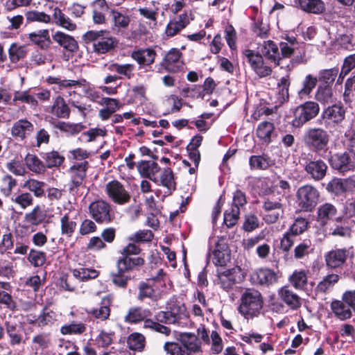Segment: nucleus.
<instances>
[{"instance_id": "nucleus-1", "label": "nucleus", "mask_w": 355, "mask_h": 355, "mask_svg": "<svg viewBox=\"0 0 355 355\" xmlns=\"http://www.w3.org/2000/svg\"><path fill=\"white\" fill-rule=\"evenodd\" d=\"M263 306V297L259 291L248 288L241 293L238 311L245 319L257 317Z\"/></svg>"}, {"instance_id": "nucleus-2", "label": "nucleus", "mask_w": 355, "mask_h": 355, "mask_svg": "<svg viewBox=\"0 0 355 355\" xmlns=\"http://www.w3.org/2000/svg\"><path fill=\"white\" fill-rule=\"evenodd\" d=\"M83 38L85 43H92L94 52L104 54L112 51L118 44V40L107 31H89Z\"/></svg>"}, {"instance_id": "nucleus-3", "label": "nucleus", "mask_w": 355, "mask_h": 355, "mask_svg": "<svg viewBox=\"0 0 355 355\" xmlns=\"http://www.w3.org/2000/svg\"><path fill=\"white\" fill-rule=\"evenodd\" d=\"M262 208L265 211L263 220L268 224L276 223L284 214L283 199L274 193L263 198Z\"/></svg>"}, {"instance_id": "nucleus-4", "label": "nucleus", "mask_w": 355, "mask_h": 355, "mask_svg": "<svg viewBox=\"0 0 355 355\" xmlns=\"http://www.w3.org/2000/svg\"><path fill=\"white\" fill-rule=\"evenodd\" d=\"M279 49L281 60L293 57V60L297 63L306 61L305 45L298 42L295 37H286L279 43Z\"/></svg>"}, {"instance_id": "nucleus-5", "label": "nucleus", "mask_w": 355, "mask_h": 355, "mask_svg": "<svg viewBox=\"0 0 355 355\" xmlns=\"http://www.w3.org/2000/svg\"><path fill=\"white\" fill-rule=\"evenodd\" d=\"M89 213L98 224H109L116 218L112 205L104 200H97L89 205Z\"/></svg>"}, {"instance_id": "nucleus-6", "label": "nucleus", "mask_w": 355, "mask_h": 355, "mask_svg": "<svg viewBox=\"0 0 355 355\" xmlns=\"http://www.w3.org/2000/svg\"><path fill=\"white\" fill-rule=\"evenodd\" d=\"M297 203L301 210L311 211L315 207L319 200V191L312 185L300 187L296 193Z\"/></svg>"}, {"instance_id": "nucleus-7", "label": "nucleus", "mask_w": 355, "mask_h": 355, "mask_svg": "<svg viewBox=\"0 0 355 355\" xmlns=\"http://www.w3.org/2000/svg\"><path fill=\"white\" fill-rule=\"evenodd\" d=\"M303 141L309 149L318 152L326 149L329 143V135L321 128H311L304 133Z\"/></svg>"}, {"instance_id": "nucleus-8", "label": "nucleus", "mask_w": 355, "mask_h": 355, "mask_svg": "<svg viewBox=\"0 0 355 355\" xmlns=\"http://www.w3.org/2000/svg\"><path fill=\"white\" fill-rule=\"evenodd\" d=\"M243 54L252 70L259 78H265L271 75L272 67L265 62L261 53L251 49H245L243 51Z\"/></svg>"}, {"instance_id": "nucleus-9", "label": "nucleus", "mask_w": 355, "mask_h": 355, "mask_svg": "<svg viewBox=\"0 0 355 355\" xmlns=\"http://www.w3.org/2000/svg\"><path fill=\"white\" fill-rule=\"evenodd\" d=\"M88 168L89 163L87 161L76 163L69 168L70 182L69 190L70 192L76 193L80 188L85 187Z\"/></svg>"}, {"instance_id": "nucleus-10", "label": "nucleus", "mask_w": 355, "mask_h": 355, "mask_svg": "<svg viewBox=\"0 0 355 355\" xmlns=\"http://www.w3.org/2000/svg\"><path fill=\"white\" fill-rule=\"evenodd\" d=\"M105 191L108 198L116 205H124L130 201V192L121 182L116 180L107 182Z\"/></svg>"}, {"instance_id": "nucleus-11", "label": "nucleus", "mask_w": 355, "mask_h": 355, "mask_svg": "<svg viewBox=\"0 0 355 355\" xmlns=\"http://www.w3.org/2000/svg\"><path fill=\"white\" fill-rule=\"evenodd\" d=\"M319 112L318 103L308 101L298 106L294 112L293 125L297 128L301 127L305 123L316 116Z\"/></svg>"}, {"instance_id": "nucleus-12", "label": "nucleus", "mask_w": 355, "mask_h": 355, "mask_svg": "<svg viewBox=\"0 0 355 355\" xmlns=\"http://www.w3.org/2000/svg\"><path fill=\"white\" fill-rule=\"evenodd\" d=\"M218 284L220 287L229 291L233 289L234 286L243 279L241 269L239 267L233 268L225 270L218 275Z\"/></svg>"}, {"instance_id": "nucleus-13", "label": "nucleus", "mask_w": 355, "mask_h": 355, "mask_svg": "<svg viewBox=\"0 0 355 355\" xmlns=\"http://www.w3.org/2000/svg\"><path fill=\"white\" fill-rule=\"evenodd\" d=\"M182 53L178 49L173 48L164 55L161 65L168 72H178L183 67Z\"/></svg>"}, {"instance_id": "nucleus-14", "label": "nucleus", "mask_w": 355, "mask_h": 355, "mask_svg": "<svg viewBox=\"0 0 355 355\" xmlns=\"http://www.w3.org/2000/svg\"><path fill=\"white\" fill-rule=\"evenodd\" d=\"M277 274L267 268H259L250 275V280L252 284L264 286H269L275 284L277 281Z\"/></svg>"}, {"instance_id": "nucleus-15", "label": "nucleus", "mask_w": 355, "mask_h": 355, "mask_svg": "<svg viewBox=\"0 0 355 355\" xmlns=\"http://www.w3.org/2000/svg\"><path fill=\"white\" fill-rule=\"evenodd\" d=\"M28 42L42 50L48 49L52 42L48 29H40L29 33L25 35Z\"/></svg>"}, {"instance_id": "nucleus-16", "label": "nucleus", "mask_w": 355, "mask_h": 355, "mask_svg": "<svg viewBox=\"0 0 355 355\" xmlns=\"http://www.w3.org/2000/svg\"><path fill=\"white\" fill-rule=\"evenodd\" d=\"M178 340L189 355L201 352V341L194 334L182 333Z\"/></svg>"}, {"instance_id": "nucleus-17", "label": "nucleus", "mask_w": 355, "mask_h": 355, "mask_svg": "<svg viewBox=\"0 0 355 355\" xmlns=\"http://www.w3.org/2000/svg\"><path fill=\"white\" fill-rule=\"evenodd\" d=\"M34 130L33 124L26 119H19L13 123L11 128V135L13 137L23 141Z\"/></svg>"}, {"instance_id": "nucleus-18", "label": "nucleus", "mask_w": 355, "mask_h": 355, "mask_svg": "<svg viewBox=\"0 0 355 355\" xmlns=\"http://www.w3.org/2000/svg\"><path fill=\"white\" fill-rule=\"evenodd\" d=\"M349 257V251L346 249H338L334 250V269L341 268L343 272H338L334 274V283L336 282L339 277H345L348 275L349 271L347 268L346 261Z\"/></svg>"}, {"instance_id": "nucleus-19", "label": "nucleus", "mask_w": 355, "mask_h": 355, "mask_svg": "<svg viewBox=\"0 0 355 355\" xmlns=\"http://www.w3.org/2000/svg\"><path fill=\"white\" fill-rule=\"evenodd\" d=\"M159 281V277H156L146 282H141L138 285L137 300L143 301L146 298L154 300L155 298V283Z\"/></svg>"}, {"instance_id": "nucleus-20", "label": "nucleus", "mask_w": 355, "mask_h": 355, "mask_svg": "<svg viewBox=\"0 0 355 355\" xmlns=\"http://www.w3.org/2000/svg\"><path fill=\"white\" fill-rule=\"evenodd\" d=\"M261 55L273 62L275 66L280 65L281 56L279 47L273 41H264L261 48Z\"/></svg>"}, {"instance_id": "nucleus-21", "label": "nucleus", "mask_w": 355, "mask_h": 355, "mask_svg": "<svg viewBox=\"0 0 355 355\" xmlns=\"http://www.w3.org/2000/svg\"><path fill=\"white\" fill-rule=\"evenodd\" d=\"M53 40L68 51L76 52L78 50V44L75 38L62 31H56L52 35Z\"/></svg>"}, {"instance_id": "nucleus-22", "label": "nucleus", "mask_w": 355, "mask_h": 355, "mask_svg": "<svg viewBox=\"0 0 355 355\" xmlns=\"http://www.w3.org/2000/svg\"><path fill=\"white\" fill-rule=\"evenodd\" d=\"M51 21L55 25L64 28L69 31H73L77 26L62 10L58 7H55L53 10Z\"/></svg>"}, {"instance_id": "nucleus-23", "label": "nucleus", "mask_w": 355, "mask_h": 355, "mask_svg": "<svg viewBox=\"0 0 355 355\" xmlns=\"http://www.w3.org/2000/svg\"><path fill=\"white\" fill-rule=\"evenodd\" d=\"M156 55L155 50L147 48L133 51L131 53V58L139 65L148 67L155 62Z\"/></svg>"}, {"instance_id": "nucleus-24", "label": "nucleus", "mask_w": 355, "mask_h": 355, "mask_svg": "<svg viewBox=\"0 0 355 355\" xmlns=\"http://www.w3.org/2000/svg\"><path fill=\"white\" fill-rule=\"evenodd\" d=\"M144 259L141 257H132L122 256L116 261V269L128 273L133 270L137 266H141L144 264Z\"/></svg>"}, {"instance_id": "nucleus-25", "label": "nucleus", "mask_w": 355, "mask_h": 355, "mask_svg": "<svg viewBox=\"0 0 355 355\" xmlns=\"http://www.w3.org/2000/svg\"><path fill=\"white\" fill-rule=\"evenodd\" d=\"M159 169L160 167L157 163L151 160L141 161L137 165V170L139 174L154 182H158L156 174L159 172Z\"/></svg>"}, {"instance_id": "nucleus-26", "label": "nucleus", "mask_w": 355, "mask_h": 355, "mask_svg": "<svg viewBox=\"0 0 355 355\" xmlns=\"http://www.w3.org/2000/svg\"><path fill=\"white\" fill-rule=\"evenodd\" d=\"M327 164L322 160L310 161L305 166V171L313 180H320L326 175Z\"/></svg>"}, {"instance_id": "nucleus-27", "label": "nucleus", "mask_w": 355, "mask_h": 355, "mask_svg": "<svg viewBox=\"0 0 355 355\" xmlns=\"http://www.w3.org/2000/svg\"><path fill=\"white\" fill-rule=\"evenodd\" d=\"M189 18L187 14H181L167 24L165 33L168 37H173L179 33L189 24Z\"/></svg>"}, {"instance_id": "nucleus-28", "label": "nucleus", "mask_w": 355, "mask_h": 355, "mask_svg": "<svg viewBox=\"0 0 355 355\" xmlns=\"http://www.w3.org/2000/svg\"><path fill=\"white\" fill-rule=\"evenodd\" d=\"M51 113L58 119H67L70 116L71 110L64 98L58 96L51 107Z\"/></svg>"}, {"instance_id": "nucleus-29", "label": "nucleus", "mask_w": 355, "mask_h": 355, "mask_svg": "<svg viewBox=\"0 0 355 355\" xmlns=\"http://www.w3.org/2000/svg\"><path fill=\"white\" fill-rule=\"evenodd\" d=\"M112 30L114 33H120L127 29L130 23V17L129 15L119 12L118 10H112Z\"/></svg>"}, {"instance_id": "nucleus-30", "label": "nucleus", "mask_w": 355, "mask_h": 355, "mask_svg": "<svg viewBox=\"0 0 355 355\" xmlns=\"http://www.w3.org/2000/svg\"><path fill=\"white\" fill-rule=\"evenodd\" d=\"M279 295L281 300L293 310H297L302 306L301 298L286 286L280 289Z\"/></svg>"}, {"instance_id": "nucleus-31", "label": "nucleus", "mask_w": 355, "mask_h": 355, "mask_svg": "<svg viewBox=\"0 0 355 355\" xmlns=\"http://www.w3.org/2000/svg\"><path fill=\"white\" fill-rule=\"evenodd\" d=\"M110 302L108 298H103L101 305L98 308H93L89 311L88 315L91 318L96 319L101 321L107 320L110 315Z\"/></svg>"}, {"instance_id": "nucleus-32", "label": "nucleus", "mask_w": 355, "mask_h": 355, "mask_svg": "<svg viewBox=\"0 0 355 355\" xmlns=\"http://www.w3.org/2000/svg\"><path fill=\"white\" fill-rule=\"evenodd\" d=\"M150 315L148 309H143L139 306H132L128 309L126 315L124 317V321L128 323H138L144 320Z\"/></svg>"}, {"instance_id": "nucleus-33", "label": "nucleus", "mask_w": 355, "mask_h": 355, "mask_svg": "<svg viewBox=\"0 0 355 355\" xmlns=\"http://www.w3.org/2000/svg\"><path fill=\"white\" fill-rule=\"evenodd\" d=\"M53 128L60 130L67 134V136H72L78 134L85 128V126L81 123H71L65 121H52L51 122Z\"/></svg>"}, {"instance_id": "nucleus-34", "label": "nucleus", "mask_w": 355, "mask_h": 355, "mask_svg": "<svg viewBox=\"0 0 355 355\" xmlns=\"http://www.w3.org/2000/svg\"><path fill=\"white\" fill-rule=\"evenodd\" d=\"M46 218V211L40 205H36L31 211L26 213L24 221L32 225H39Z\"/></svg>"}, {"instance_id": "nucleus-35", "label": "nucleus", "mask_w": 355, "mask_h": 355, "mask_svg": "<svg viewBox=\"0 0 355 355\" xmlns=\"http://www.w3.org/2000/svg\"><path fill=\"white\" fill-rule=\"evenodd\" d=\"M273 164V160L266 154L252 155L249 159V165L251 169L266 170Z\"/></svg>"}, {"instance_id": "nucleus-36", "label": "nucleus", "mask_w": 355, "mask_h": 355, "mask_svg": "<svg viewBox=\"0 0 355 355\" xmlns=\"http://www.w3.org/2000/svg\"><path fill=\"white\" fill-rule=\"evenodd\" d=\"M6 333L10 338L11 345H18L22 341V329L17 324H12L8 321L5 322Z\"/></svg>"}, {"instance_id": "nucleus-37", "label": "nucleus", "mask_w": 355, "mask_h": 355, "mask_svg": "<svg viewBox=\"0 0 355 355\" xmlns=\"http://www.w3.org/2000/svg\"><path fill=\"white\" fill-rule=\"evenodd\" d=\"M56 312L45 306L37 319L36 320L39 327H44L53 324L58 320Z\"/></svg>"}, {"instance_id": "nucleus-38", "label": "nucleus", "mask_w": 355, "mask_h": 355, "mask_svg": "<svg viewBox=\"0 0 355 355\" xmlns=\"http://www.w3.org/2000/svg\"><path fill=\"white\" fill-rule=\"evenodd\" d=\"M355 189V181L352 178L334 179V195H343Z\"/></svg>"}, {"instance_id": "nucleus-39", "label": "nucleus", "mask_w": 355, "mask_h": 355, "mask_svg": "<svg viewBox=\"0 0 355 355\" xmlns=\"http://www.w3.org/2000/svg\"><path fill=\"white\" fill-rule=\"evenodd\" d=\"M42 158L44 159L45 168L59 167L64 161V157L55 150L43 153Z\"/></svg>"}, {"instance_id": "nucleus-40", "label": "nucleus", "mask_w": 355, "mask_h": 355, "mask_svg": "<svg viewBox=\"0 0 355 355\" xmlns=\"http://www.w3.org/2000/svg\"><path fill=\"white\" fill-rule=\"evenodd\" d=\"M298 3L307 12L318 14L324 10V3L321 0H298Z\"/></svg>"}, {"instance_id": "nucleus-41", "label": "nucleus", "mask_w": 355, "mask_h": 355, "mask_svg": "<svg viewBox=\"0 0 355 355\" xmlns=\"http://www.w3.org/2000/svg\"><path fill=\"white\" fill-rule=\"evenodd\" d=\"M28 53L27 47L24 45H18L13 43L8 49L10 60L12 63H17L26 58Z\"/></svg>"}, {"instance_id": "nucleus-42", "label": "nucleus", "mask_w": 355, "mask_h": 355, "mask_svg": "<svg viewBox=\"0 0 355 355\" xmlns=\"http://www.w3.org/2000/svg\"><path fill=\"white\" fill-rule=\"evenodd\" d=\"M110 278L114 286L119 288L125 289L129 281L131 279V276L117 269L116 272H112L110 273Z\"/></svg>"}, {"instance_id": "nucleus-43", "label": "nucleus", "mask_w": 355, "mask_h": 355, "mask_svg": "<svg viewBox=\"0 0 355 355\" xmlns=\"http://www.w3.org/2000/svg\"><path fill=\"white\" fill-rule=\"evenodd\" d=\"M275 127L272 123L269 121H263L259 124L257 129V137L266 143L271 141V134L274 131Z\"/></svg>"}, {"instance_id": "nucleus-44", "label": "nucleus", "mask_w": 355, "mask_h": 355, "mask_svg": "<svg viewBox=\"0 0 355 355\" xmlns=\"http://www.w3.org/2000/svg\"><path fill=\"white\" fill-rule=\"evenodd\" d=\"M128 347L130 349L141 352L145 347V337L139 333H132L127 338Z\"/></svg>"}, {"instance_id": "nucleus-45", "label": "nucleus", "mask_w": 355, "mask_h": 355, "mask_svg": "<svg viewBox=\"0 0 355 355\" xmlns=\"http://www.w3.org/2000/svg\"><path fill=\"white\" fill-rule=\"evenodd\" d=\"M77 223L70 218L69 214H65L60 218L61 234L71 237L75 232Z\"/></svg>"}, {"instance_id": "nucleus-46", "label": "nucleus", "mask_w": 355, "mask_h": 355, "mask_svg": "<svg viewBox=\"0 0 355 355\" xmlns=\"http://www.w3.org/2000/svg\"><path fill=\"white\" fill-rule=\"evenodd\" d=\"M72 273L75 278L83 282L95 279L99 275V272L98 270L88 268L73 269Z\"/></svg>"}, {"instance_id": "nucleus-47", "label": "nucleus", "mask_w": 355, "mask_h": 355, "mask_svg": "<svg viewBox=\"0 0 355 355\" xmlns=\"http://www.w3.org/2000/svg\"><path fill=\"white\" fill-rule=\"evenodd\" d=\"M24 161L28 168L35 173H41L45 171L44 162L35 155L28 154Z\"/></svg>"}, {"instance_id": "nucleus-48", "label": "nucleus", "mask_w": 355, "mask_h": 355, "mask_svg": "<svg viewBox=\"0 0 355 355\" xmlns=\"http://www.w3.org/2000/svg\"><path fill=\"white\" fill-rule=\"evenodd\" d=\"M161 185L167 188L168 191L175 190V182L173 173L171 168H164L160 174L159 178Z\"/></svg>"}, {"instance_id": "nucleus-49", "label": "nucleus", "mask_w": 355, "mask_h": 355, "mask_svg": "<svg viewBox=\"0 0 355 355\" xmlns=\"http://www.w3.org/2000/svg\"><path fill=\"white\" fill-rule=\"evenodd\" d=\"M317 101L323 103H331L333 102V90L329 85H319L315 94Z\"/></svg>"}, {"instance_id": "nucleus-50", "label": "nucleus", "mask_w": 355, "mask_h": 355, "mask_svg": "<svg viewBox=\"0 0 355 355\" xmlns=\"http://www.w3.org/2000/svg\"><path fill=\"white\" fill-rule=\"evenodd\" d=\"M45 183L35 179H29L24 183V187L27 188L31 192L33 193L37 198H41L44 194V187Z\"/></svg>"}, {"instance_id": "nucleus-51", "label": "nucleus", "mask_w": 355, "mask_h": 355, "mask_svg": "<svg viewBox=\"0 0 355 355\" xmlns=\"http://www.w3.org/2000/svg\"><path fill=\"white\" fill-rule=\"evenodd\" d=\"M11 201L17 205L21 209H26L33 205V197L31 193L24 192L12 196Z\"/></svg>"}, {"instance_id": "nucleus-52", "label": "nucleus", "mask_w": 355, "mask_h": 355, "mask_svg": "<svg viewBox=\"0 0 355 355\" xmlns=\"http://www.w3.org/2000/svg\"><path fill=\"white\" fill-rule=\"evenodd\" d=\"M28 22H40L49 24L51 21V17L44 12L37 10H29L25 13Z\"/></svg>"}, {"instance_id": "nucleus-53", "label": "nucleus", "mask_w": 355, "mask_h": 355, "mask_svg": "<svg viewBox=\"0 0 355 355\" xmlns=\"http://www.w3.org/2000/svg\"><path fill=\"white\" fill-rule=\"evenodd\" d=\"M240 210L235 207H231L224 213V223L229 228L234 226L239 218Z\"/></svg>"}, {"instance_id": "nucleus-54", "label": "nucleus", "mask_w": 355, "mask_h": 355, "mask_svg": "<svg viewBox=\"0 0 355 355\" xmlns=\"http://www.w3.org/2000/svg\"><path fill=\"white\" fill-rule=\"evenodd\" d=\"M86 331V325L83 322H71L69 324L63 325L60 328V332L63 335L67 334H82Z\"/></svg>"}, {"instance_id": "nucleus-55", "label": "nucleus", "mask_w": 355, "mask_h": 355, "mask_svg": "<svg viewBox=\"0 0 355 355\" xmlns=\"http://www.w3.org/2000/svg\"><path fill=\"white\" fill-rule=\"evenodd\" d=\"M253 33L256 37L261 39H266L270 35V26L267 22L261 21H257L254 23L252 26Z\"/></svg>"}, {"instance_id": "nucleus-56", "label": "nucleus", "mask_w": 355, "mask_h": 355, "mask_svg": "<svg viewBox=\"0 0 355 355\" xmlns=\"http://www.w3.org/2000/svg\"><path fill=\"white\" fill-rule=\"evenodd\" d=\"M308 221L302 217L297 218L294 223L287 230L289 233L296 236L304 232L308 227Z\"/></svg>"}, {"instance_id": "nucleus-57", "label": "nucleus", "mask_w": 355, "mask_h": 355, "mask_svg": "<svg viewBox=\"0 0 355 355\" xmlns=\"http://www.w3.org/2000/svg\"><path fill=\"white\" fill-rule=\"evenodd\" d=\"M170 315L175 319L177 323L180 322V320L187 317V309L184 304L180 303H174L169 307L168 311Z\"/></svg>"}, {"instance_id": "nucleus-58", "label": "nucleus", "mask_w": 355, "mask_h": 355, "mask_svg": "<svg viewBox=\"0 0 355 355\" xmlns=\"http://www.w3.org/2000/svg\"><path fill=\"white\" fill-rule=\"evenodd\" d=\"M290 282L295 288H304L307 283V276L305 271H295L290 277Z\"/></svg>"}, {"instance_id": "nucleus-59", "label": "nucleus", "mask_w": 355, "mask_h": 355, "mask_svg": "<svg viewBox=\"0 0 355 355\" xmlns=\"http://www.w3.org/2000/svg\"><path fill=\"white\" fill-rule=\"evenodd\" d=\"M311 242L310 240H304L298 244L294 249V257L296 259H300L308 255L313 251Z\"/></svg>"}, {"instance_id": "nucleus-60", "label": "nucleus", "mask_w": 355, "mask_h": 355, "mask_svg": "<svg viewBox=\"0 0 355 355\" xmlns=\"http://www.w3.org/2000/svg\"><path fill=\"white\" fill-rule=\"evenodd\" d=\"M46 253L42 251L31 249L28 260L34 267H39L44 265L46 261Z\"/></svg>"}, {"instance_id": "nucleus-61", "label": "nucleus", "mask_w": 355, "mask_h": 355, "mask_svg": "<svg viewBox=\"0 0 355 355\" xmlns=\"http://www.w3.org/2000/svg\"><path fill=\"white\" fill-rule=\"evenodd\" d=\"M318 81L317 77L311 74L307 75L303 81L302 89L299 91L300 96H308L315 87Z\"/></svg>"}, {"instance_id": "nucleus-62", "label": "nucleus", "mask_w": 355, "mask_h": 355, "mask_svg": "<svg viewBox=\"0 0 355 355\" xmlns=\"http://www.w3.org/2000/svg\"><path fill=\"white\" fill-rule=\"evenodd\" d=\"M334 315L343 320L350 318L352 315L350 307L340 301H334Z\"/></svg>"}, {"instance_id": "nucleus-63", "label": "nucleus", "mask_w": 355, "mask_h": 355, "mask_svg": "<svg viewBox=\"0 0 355 355\" xmlns=\"http://www.w3.org/2000/svg\"><path fill=\"white\" fill-rule=\"evenodd\" d=\"M333 214V205L330 203H326L320 206L318 210V220L320 224L324 225L327 221L331 220Z\"/></svg>"}, {"instance_id": "nucleus-64", "label": "nucleus", "mask_w": 355, "mask_h": 355, "mask_svg": "<svg viewBox=\"0 0 355 355\" xmlns=\"http://www.w3.org/2000/svg\"><path fill=\"white\" fill-rule=\"evenodd\" d=\"M164 349L170 355H189L180 343L167 342Z\"/></svg>"}]
</instances>
